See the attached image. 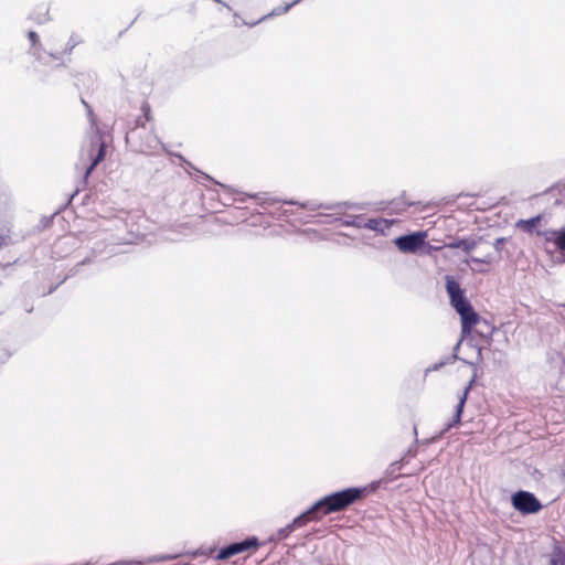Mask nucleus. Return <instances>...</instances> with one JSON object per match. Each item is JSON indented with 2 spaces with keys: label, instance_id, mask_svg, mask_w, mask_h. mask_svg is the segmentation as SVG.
I'll use <instances>...</instances> for the list:
<instances>
[{
  "label": "nucleus",
  "instance_id": "58836bf2",
  "mask_svg": "<svg viewBox=\"0 0 565 565\" xmlns=\"http://www.w3.org/2000/svg\"><path fill=\"white\" fill-rule=\"evenodd\" d=\"M150 111V108L147 107V114H146V117L148 118V114Z\"/></svg>",
  "mask_w": 565,
  "mask_h": 565
},
{
  "label": "nucleus",
  "instance_id": "72a5a7b5",
  "mask_svg": "<svg viewBox=\"0 0 565 565\" xmlns=\"http://www.w3.org/2000/svg\"><path fill=\"white\" fill-rule=\"evenodd\" d=\"M460 343H461V341H459V342L455 345V348H454L455 353L459 350Z\"/></svg>",
  "mask_w": 565,
  "mask_h": 565
},
{
  "label": "nucleus",
  "instance_id": "a878e982",
  "mask_svg": "<svg viewBox=\"0 0 565 565\" xmlns=\"http://www.w3.org/2000/svg\"><path fill=\"white\" fill-rule=\"evenodd\" d=\"M507 242V238L505 237H499L495 239V242L493 243V247L497 252V257L500 258L501 255V248H502V245Z\"/></svg>",
  "mask_w": 565,
  "mask_h": 565
},
{
  "label": "nucleus",
  "instance_id": "c9c22d12",
  "mask_svg": "<svg viewBox=\"0 0 565 565\" xmlns=\"http://www.w3.org/2000/svg\"><path fill=\"white\" fill-rule=\"evenodd\" d=\"M414 204H415V202H406V203H405V206H412V205H414Z\"/></svg>",
  "mask_w": 565,
  "mask_h": 565
},
{
  "label": "nucleus",
  "instance_id": "a211bd4d",
  "mask_svg": "<svg viewBox=\"0 0 565 565\" xmlns=\"http://www.w3.org/2000/svg\"><path fill=\"white\" fill-rule=\"evenodd\" d=\"M90 262V258L86 257L83 260L78 262L75 266H73L66 276L62 279L61 284L64 282L66 279L76 276L79 273V269L82 266L88 264Z\"/></svg>",
  "mask_w": 565,
  "mask_h": 565
},
{
  "label": "nucleus",
  "instance_id": "2eb2a0df",
  "mask_svg": "<svg viewBox=\"0 0 565 565\" xmlns=\"http://www.w3.org/2000/svg\"><path fill=\"white\" fill-rule=\"evenodd\" d=\"M292 8V4H285V6H280V7H277V8H274L269 13L263 15L262 18H259L257 21L255 22H245L246 25L253 28L255 25H257L258 23L260 22H264L270 18H274V17H278V15H281V14H285L287 13L290 9Z\"/></svg>",
  "mask_w": 565,
  "mask_h": 565
},
{
  "label": "nucleus",
  "instance_id": "393cba45",
  "mask_svg": "<svg viewBox=\"0 0 565 565\" xmlns=\"http://www.w3.org/2000/svg\"><path fill=\"white\" fill-rule=\"evenodd\" d=\"M43 53H45V51L41 44H39L38 47L30 50V54H32L38 61L43 60V56H42Z\"/></svg>",
  "mask_w": 565,
  "mask_h": 565
},
{
  "label": "nucleus",
  "instance_id": "6e6552de",
  "mask_svg": "<svg viewBox=\"0 0 565 565\" xmlns=\"http://www.w3.org/2000/svg\"><path fill=\"white\" fill-rule=\"evenodd\" d=\"M510 501L521 513H536L542 508L535 497H510Z\"/></svg>",
  "mask_w": 565,
  "mask_h": 565
},
{
  "label": "nucleus",
  "instance_id": "4c0bfd02",
  "mask_svg": "<svg viewBox=\"0 0 565 565\" xmlns=\"http://www.w3.org/2000/svg\"><path fill=\"white\" fill-rule=\"evenodd\" d=\"M184 162H185L189 167L193 168V166L191 164V162H188V161H185V160H184Z\"/></svg>",
  "mask_w": 565,
  "mask_h": 565
},
{
  "label": "nucleus",
  "instance_id": "f257e3e1",
  "mask_svg": "<svg viewBox=\"0 0 565 565\" xmlns=\"http://www.w3.org/2000/svg\"><path fill=\"white\" fill-rule=\"evenodd\" d=\"M355 497H324L318 501L309 511L296 518L292 523L282 527L277 533V539L288 536L296 527L306 522L321 518L332 512L341 511L349 507Z\"/></svg>",
  "mask_w": 565,
  "mask_h": 565
},
{
  "label": "nucleus",
  "instance_id": "cd10ccee",
  "mask_svg": "<svg viewBox=\"0 0 565 565\" xmlns=\"http://www.w3.org/2000/svg\"><path fill=\"white\" fill-rule=\"evenodd\" d=\"M202 175H203V178H204L205 180L211 181V182H214V183H216V184H217V185H220V186L226 188L224 184H222V183H220V182L215 181V180H214L213 178H211L210 175H207V174H205V173H202Z\"/></svg>",
  "mask_w": 565,
  "mask_h": 565
},
{
  "label": "nucleus",
  "instance_id": "f03ea898",
  "mask_svg": "<svg viewBox=\"0 0 565 565\" xmlns=\"http://www.w3.org/2000/svg\"><path fill=\"white\" fill-rule=\"evenodd\" d=\"M125 140L130 142L132 148L141 153L150 152L160 145L158 137L146 128L141 118H137L136 127L126 134Z\"/></svg>",
  "mask_w": 565,
  "mask_h": 565
},
{
  "label": "nucleus",
  "instance_id": "c85d7f7f",
  "mask_svg": "<svg viewBox=\"0 0 565 565\" xmlns=\"http://www.w3.org/2000/svg\"><path fill=\"white\" fill-rule=\"evenodd\" d=\"M511 494L522 495V494H533V493L530 491H525V490H518V491L512 492Z\"/></svg>",
  "mask_w": 565,
  "mask_h": 565
},
{
  "label": "nucleus",
  "instance_id": "2f4dec72",
  "mask_svg": "<svg viewBox=\"0 0 565 565\" xmlns=\"http://www.w3.org/2000/svg\"><path fill=\"white\" fill-rule=\"evenodd\" d=\"M49 56H51L52 58H55V60H58V55L55 54V53H49Z\"/></svg>",
  "mask_w": 565,
  "mask_h": 565
},
{
  "label": "nucleus",
  "instance_id": "c756f323",
  "mask_svg": "<svg viewBox=\"0 0 565 565\" xmlns=\"http://www.w3.org/2000/svg\"><path fill=\"white\" fill-rule=\"evenodd\" d=\"M477 359H478V361H480L482 359V349L481 348H478Z\"/></svg>",
  "mask_w": 565,
  "mask_h": 565
},
{
  "label": "nucleus",
  "instance_id": "6ab92c4d",
  "mask_svg": "<svg viewBox=\"0 0 565 565\" xmlns=\"http://www.w3.org/2000/svg\"><path fill=\"white\" fill-rule=\"evenodd\" d=\"M493 260L491 254H486L480 257L471 256L469 259H465L463 263L469 264V262L475 264H490Z\"/></svg>",
  "mask_w": 565,
  "mask_h": 565
},
{
  "label": "nucleus",
  "instance_id": "7c9ffc66",
  "mask_svg": "<svg viewBox=\"0 0 565 565\" xmlns=\"http://www.w3.org/2000/svg\"><path fill=\"white\" fill-rule=\"evenodd\" d=\"M302 0H294L292 2H290L289 4H292V7L299 4Z\"/></svg>",
  "mask_w": 565,
  "mask_h": 565
},
{
  "label": "nucleus",
  "instance_id": "473e14b6",
  "mask_svg": "<svg viewBox=\"0 0 565 565\" xmlns=\"http://www.w3.org/2000/svg\"><path fill=\"white\" fill-rule=\"evenodd\" d=\"M58 287V285L54 286V287H51L50 290H49V294H52L56 290V288Z\"/></svg>",
  "mask_w": 565,
  "mask_h": 565
},
{
  "label": "nucleus",
  "instance_id": "9b49d317",
  "mask_svg": "<svg viewBox=\"0 0 565 565\" xmlns=\"http://www.w3.org/2000/svg\"><path fill=\"white\" fill-rule=\"evenodd\" d=\"M482 241V237H462V238H455L446 244L447 248L450 249H461L466 254H470L479 243Z\"/></svg>",
  "mask_w": 565,
  "mask_h": 565
},
{
  "label": "nucleus",
  "instance_id": "0eeeda50",
  "mask_svg": "<svg viewBox=\"0 0 565 565\" xmlns=\"http://www.w3.org/2000/svg\"><path fill=\"white\" fill-rule=\"evenodd\" d=\"M473 383H475V376L471 379L469 384L462 391V394L459 396V401H458V403L456 405V409H455V414L452 416V419L449 420L446 424V427L444 428L443 433L451 429L452 427H456L460 423L461 416H462V413H463V408H465V405H466V402H467V397H468V394H469Z\"/></svg>",
  "mask_w": 565,
  "mask_h": 565
},
{
  "label": "nucleus",
  "instance_id": "7ed1b4c3",
  "mask_svg": "<svg viewBox=\"0 0 565 565\" xmlns=\"http://www.w3.org/2000/svg\"><path fill=\"white\" fill-rule=\"evenodd\" d=\"M445 287L449 296L450 305L457 313L471 306L470 301L466 297L465 290L454 276L447 275L445 277Z\"/></svg>",
  "mask_w": 565,
  "mask_h": 565
},
{
  "label": "nucleus",
  "instance_id": "423d86ee",
  "mask_svg": "<svg viewBox=\"0 0 565 565\" xmlns=\"http://www.w3.org/2000/svg\"><path fill=\"white\" fill-rule=\"evenodd\" d=\"M258 547V541L256 537L247 539L243 542L233 543L220 551L217 558L226 559L239 553L248 550H256Z\"/></svg>",
  "mask_w": 565,
  "mask_h": 565
},
{
  "label": "nucleus",
  "instance_id": "f8f14e48",
  "mask_svg": "<svg viewBox=\"0 0 565 565\" xmlns=\"http://www.w3.org/2000/svg\"><path fill=\"white\" fill-rule=\"evenodd\" d=\"M98 148L97 153L92 158L90 164L85 170V178H88V175L94 171V169L105 159L106 156V145L105 142L98 137V140H92V147Z\"/></svg>",
  "mask_w": 565,
  "mask_h": 565
},
{
  "label": "nucleus",
  "instance_id": "4468645a",
  "mask_svg": "<svg viewBox=\"0 0 565 565\" xmlns=\"http://www.w3.org/2000/svg\"><path fill=\"white\" fill-rule=\"evenodd\" d=\"M285 203L286 204H291V205H299L302 209H306V210H309V211H317V210H320V209H323V210H334V206L332 204L319 203L316 200H310V201H306V202H301V203L297 202V201H294V200H290V201H285Z\"/></svg>",
  "mask_w": 565,
  "mask_h": 565
},
{
  "label": "nucleus",
  "instance_id": "aec40b11",
  "mask_svg": "<svg viewBox=\"0 0 565 565\" xmlns=\"http://www.w3.org/2000/svg\"><path fill=\"white\" fill-rule=\"evenodd\" d=\"M81 43V39L76 34H72L66 43L64 53L71 54L72 51Z\"/></svg>",
  "mask_w": 565,
  "mask_h": 565
},
{
  "label": "nucleus",
  "instance_id": "b1692460",
  "mask_svg": "<svg viewBox=\"0 0 565 565\" xmlns=\"http://www.w3.org/2000/svg\"><path fill=\"white\" fill-rule=\"evenodd\" d=\"M28 38H29V40L31 42V49L38 47V45L41 44L40 43V38H39L36 32L29 31L28 32Z\"/></svg>",
  "mask_w": 565,
  "mask_h": 565
},
{
  "label": "nucleus",
  "instance_id": "1a4fd4ad",
  "mask_svg": "<svg viewBox=\"0 0 565 565\" xmlns=\"http://www.w3.org/2000/svg\"><path fill=\"white\" fill-rule=\"evenodd\" d=\"M461 320V333L462 335L470 334L472 328L479 322L480 316L478 312L473 309L472 306L468 307L467 309L462 310L461 312H458Z\"/></svg>",
  "mask_w": 565,
  "mask_h": 565
},
{
  "label": "nucleus",
  "instance_id": "ddd939ff",
  "mask_svg": "<svg viewBox=\"0 0 565 565\" xmlns=\"http://www.w3.org/2000/svg\"><path fill=\"white\" fill-rule=\"evenodd\" d=\"M393 225V221L386 218H365L363 228L385 234Z\"/></svg>",
  "mask_w": 565,
  "mask_h": 565
},
{
  "label": "nucleus",
  "instance_id": "5701e85b",
  "mask_svg": "<svg viewBox=\"0 0 565 565\" xmlns=\"http://www.w3.org/2000/svg\"><path fill=\"white\" fill-rule=\"evenodd\" d=\"M82 104L85 106L86 108V111H87V116H88V119H89V122L90 125L94 127V126H97V119L93 113V109L92 107L82 98Z\"/></svg>",
  "mask_w": 565,
  "mask_h": 565
},
{
  "label": "nucleus",
  "instance_id": "39448f33",
  "mask_svg": "<svg viewBox=\"0 0 565 565\" xmlns=\"http://www.w3.org/2000/svg\"><path fill=\"white\" fill-rule=\"evenodd\" d=\"M391 481L386 479H379L371 481L370 483L361 487H349L341 490H337L331 492L330 494H370L377 491H394L393 488L390 487Z\"/></svg>",
  "mask_w": 565,
  "mask_h": 565
},
{
  "label": "nucleus",
  "instance_id": "412c9836",
  "mask_svg": "<svg viewBox=\"0 0 565 565\" xmlns=\"http://www.w3.org/2000/svg\"><path fill=\"white\" fill-rule=\"evenodd\" d=\"M334 206V209H338V207H347V209H354V210H364L366 207V203H350V202H342V203H337V204H332Z\"/></svg>",
  "mask_w": 565,
  "mask_h": 565
},
{
  "label": "nucleus",
  "instance_id": "e433bc0d",
  "mask_svg": "<svg viewBox=\"0 0 565 565\" xmlns=\"http://www.w3.org/2000/svg\"><path fill=\"white\" fill-rule=\"evenodd\" d=\"M552 565H557V561L555 558L552 559Z\"/></svg>",
  "mask_w": 565,
  "mask_h": 565
},
{
  "label": "nucleus",
  "instance_id": "4be33fe9",
  "mask_svg": "<svg viewBox=\"0 0 565 565\" xmlns=\"http://www.w3.org/2000/svg\"><path fill=\"white\" fill-rule=\"evenodd\" d=\"M11 355H12V352L10 351V349L6 344L0 342V364H3L7 361H9Z\"/></svg>",
  "mask_w": 565,
  "mask_h": 565
},
{
  "label": "nucleus",
  "instance_id": "20e7f679",
  "mask_svg": "<svg viewBox=\"0 0 565 565\" xmlns=\"http://www.w3.org/2000/svg\"><path fill=\"white\" fill-rule=\"evenodd\" d=\"M425 238L426 233L418 231L396 237L394 244L403 253H416L425 245Z\"/></svg>",
  "mask_w": 565,
  "mask_h": 565
},
{
  "label": "nucleus",
  "instance_id": "bb28decb",
  "mask_svg": "<svg viewBox=\"0 0 565 565\" xmlns=\"http://www.w3.org/2000/svg\"><path fill=\"white\" fill-rule=\"evenodd\" d=\"M444 365H445V362L436 363V364H434V365H431V366L427 367V369H426V373H428V372H433V371H437V370H439V369H440L441 366H444Z\"/></svg>",
  "mask_w": 565,
  "mask_h": 565
},
{
  "label": "nucleus",
  "instance_id": "dca6fc26",
  "mask_svg": "<svg viewBox=\"0 0 565 565\" xmlns=\"http://www.w3.org/2000/svg\"><path fill=\"white\" fill-rule=\"evenodd\" d=\"M541 220H542L541 215H536V216L527 218V220H520L516 223V226L519 228L523 230L524 232L532 234L534 232V230L536 228V226L540 224Z\"/></svg>",
  "mask_w": 565,
  "mask_h": 565
},
{
  "label": "nucleus",
  "instance_id": "f3484780",
  "mask_svg": "<svg viewBox=\"0 0 565 565\" xmlns=\"http://www.w3.org/2000/svg\"><path fill=\"white\" fill-rule=\"evenodd\" d=\"M365 217L363 215H350L348 218L342 220L343 226L363 228Z\"/></svg>",
  "mask_w": 565,
  "mask_h": 565
},
{
  "label": "nucleus",
  "instance_id": "f704fd0d",
  "mask_svg": "<svg viewBox=\"0 0 565 565\" xmlns=\"http://www.w3.org/2000/svg\"><path fill=\"white\" fill-rule=\"evenodd\" d=\"M562 481L565 483V469L562 472Z\"/></svg>",
  "mask_w": 565,
  "mask_h": 565
},
{
  "label": "nucleus",
  "instance_id": "9d476101",
  "mask_svg": "<svg viewBox=\"0 0 565 565\" xmlns=\"http://www.w3.org/2000/svg\"><path fill=\"white\" fill-rule=\"evenodd\" d=\"M546 242H551L555 245L559 252L561 262L565 263V227L561 230H550L544 233Z\"/></svg>",
  "mask_w": 565,
  "mask_h": 565
}]
</instances>
